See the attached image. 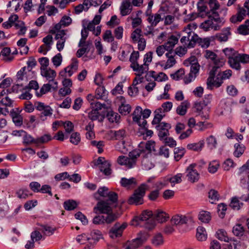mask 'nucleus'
<instances>
[{"mask_svg":"<svg viewBox=\"0 0 249 249\" xmlns=\"http://www.w3.org/2000/svg\"><path fill=\"white\" fill-rule=\"evenodd\" d=\"M140 56V53L139 51H133L131 53L129 61L131 64L130 67L133 71H135V74L137 76H141L145 72L148 70V65L143 63L142 65H139L138 62V59Z\"/></svg>","mask_w":249,"mask_h":249,"instance_id":"nucleus-8","label":"nucleus"},{"mask_svg":"<svg viewBox=\"0 0 249 249\" xmlns=\"http://www.w3.org/2000/svg\"><path fill=\"white\" fill-rule=\"evenodd\" d=\"M197 44L201 48H207L210 45V43L212 40V37L201 38L198 36Z\"/></svg>","mask_w":249,"mask_h":249,"instance_id":"nucleus-42","label":"nucleus"},{"mask_svg":"<svg viewBox=\"0 0 249 249\" xmlns=\"http://www.w3.org/2000/svg\"><path fill=\"white\" fill-rule=\"evenodd\" d=\"M208 4L210 7L208 10L209 19L202 22L200 28L205 32L209 31L211 29L214 31L219 30L222 20L217 10L220 9V5L217 0H209Z\"/></svg>","mask_w":249,"mask_h":249,"instance_id":"nucleus-2","label":"nucleus"},{"mask_svg":"<svg viewBox=\"0 0 249 249\" xmlns=\"http://www.w3.org/2000/svg\"><path fill=\"white\" fill-rule=\"evenodd\" d=\"M94 104V108L88 113V118L92 121H98L101 123L106 117V110H107V106L99 102H96Z\"/></svg>","mask_w":249,"mask_h":249,"instance_id":"nucleus-7","label":"nucleus"},{"mask_svg":"<svg viewBox=\"0 0 249 249\" xmlns=\"http://www.w3.org/2000/svg\"><path fill=\"white\" fill-rule=\"evenodd\" d=\"M147 17V20L150 24L151 27H154L157 26L159 22L161 20V17L160 14L156 13L154 15L151 13H148V11L146 13Z\"/></svg>","mask_w":249,"mask_h":249,"instance_id":"nucleus-25","label":"nucleus"},{"mask_svg":"<svg viewBox=\"0 0 249 249\" xmlns=\"http://www.w3.org/2000/svg\"><path fill=\"white\" fill-rule=\"evenodd\" d=\"M161 109H157L155 110L154 117L152 121V124L155 126V128L158 131V136L160 138H166L169 135V129L171 128V124L166 122H161V120L165 116V114H161Z\"/></svg>","mask_w":249,"mask_h":249,"instance_id":"nucleus-6","label":"nucleus"},{"mask_svg":"<svg viewBox=\"0 0 249 249\" xmlns=\"http://www.w3.org/2000/svg\"><path fill=\"white\" fill-rule=\"evenodd\" d=\"M187 125L189 127V128L179 135V138L180 140H184L186 139L192 134L193 132L192 128H194L196 125H197L195 119L194 117L190 118L187 121Z\"/></svg>","mask_w":249,"mask_h":249,"instance_id":"nucleus-20","label":"nucleus"},{"mask_svg":"<svg viewBox=\"0 0 249 249\" xmlns=\"http://www.w3.org/2000/svg\"><path fill=\"white\" fill-rule=\"evenodd\" d=\"M208 9L207 6L202 1L197 3V12L199 17L204 18L207 17L209 19Z\"/></svg>","mask_w":249,"mask_h":249,"instance_id":"nucleus-29","label":"nucleus"},{"mask_svg":"<svg viewBox=\"0 0 249 249\" xmlns=\"http://www.w3.org/2000/svg\"><path fill=\"white\" fill-rule=\"evenodd\" d=\"M90 45L92 46V43L88 41L86 44H84L82 46H79L80 48L77 50L76 53V56L79 58L82 57L85 53H88L89 51V47Z\"/></svg>","mask_w":249,"mask_h":249,"instance_id":"nucleus-36","label":"nucleus"},{"mask_svg":"<svg viewBox=\"0 0 249 249\" xmlns=\"http://www.w3.org/2000/svg\"><path fill=\"white\" fill-rule=\"evenodd\" d=\"M165 56L167 59L164 65V68L165 69L170 68L176 64L177 61L175 57L176 55L173 53V51L167 52L165 54Z\"/></svg>","mask_w":249,"mask_h":249,"instance_id":"nucleus-28","label":"nucleus"},{"mask_svg":"<svg viewBox=\"0 0 249 249\" xmlns=\"http://www.w3.org/2000/svg\"><path fill=\"white\" fill-rule=\"evenodd\" d=\"M10 115L16 125L20 126L23 124V117L19 112H17L14 109H12L10 111Z\"/></svg>","mask_w":249,"mask_h":249,"instance_id":"nucleus-31","label":"nucleus"},{"mask_svg":"<svg viewBox=\"0 0 249 249\" xmlns=\"http://www.w3.org/2000/svg\"><path fill=\"white\" fill-rule=\"evenodd\" d=\"M188 219L187 216L185 215H179L176 214L174 215L171 219V223L175 225H181L187 223Z\"/></svg>","mask_w":249,"mask_h":249,"instance_id":"nucleus-30","label":"nucleus"},{"mask_svg":"<svg viewBox=\"0 0 249 249\" xmlns=\"http://www.w3.org/2000/svg\"><path fill=\"white\" fill-rule=\"evenodd\" d=\"M121 184L123 187L129 189L131 187H134L137 184V181L136 179L134 178H132L130 179L123 178L121 179Z\"/></svg>","mask_w":249,"mask_h":249,"instance_id":"nucleus-34","label":"nucleus"},{"mask_svg":"<svg viewBox=\"0 0 249 249\" xmlns=\"http://www.w3.org/2000/svg\"><path fill=\"white\" fill-rule=\"evenodd\" d=\"M180 37L179 34L174 35L170 33L167 39V41L164 43L169 51H174L173 49L175 46L178 43V39Z\"/></svg>","mask_w":249,"mask_h":249,"instance_id":"nucleus-18","label":"nucleus"},{"mask_svg":"<svg viewBox=\"0 0 249 249\" xmlns=\"http://www.w3.org/2000/svg\"><path fill=\"white\" fill-rule=\"evenodd\" d=\"M237 32L244 36L249 35V19L246 20L244 24L239 26L237 28Z\"/></svg>","mask_w":249,"mask_h":249,"instance_id":"nucleus-37","label":"nucleus"},{"mask_svg":"<svg viewBox=\"0 0 249 249\" xmlns=\"http://www.w3.org/2000/svg\"><path fill=\"white\" fill-rule=\"evenodd\" d=\"M97 162L98 164H101L100 171L105 175L109 176L111 174V165L107 160H105L104 157H99Z\"/></svg>","mask_w":249,"mask_h":249,"instance_id":"nucleus-19","label":"nucleus"},{"mask_svg":"<svg viewBox=\"0 0 249 249\" xmlns=\"http://www.w3.org/2000/svg\"><path fill=\"white\" fill-rule=\"evenodd\" d=\"M106 117L110 123L119 124L121 120V116L114 111L112 108L107 107V110H106Z\"/></svg>","mask_w":249,"mask_h":249,"instance_id":"nucleus-21","label":"nucleus"},{"mask_svg":"<svg viewBox=\"0 0 249 249\" xmlns=\"http://www.w3.org/2000/svg\"><path fill=\"white\" fill-rule=\"evenodd\" d=\"M219 195L218 192L214 189L211 190L209 192V197L211 199L212 203H215L219 199Z\"/></svg>","mask_w":249,"mask_h":249,"instance_id":"nucleus-61","label":"nucleus"},{"mask_svg":"<svg viewBox=\"0 0 249 249\" xmlns=\"http://www.w3.org/2000/svg\"><path fill=\"white\" fill-rule=\"evenodd\" d=\"M145 240L142 237H137L131 240H127L123 244V247H126L129 249H137L142 247Z\"/></svg>","mask_w":249,"mask_h":249,"instance_id":"nucleus-17","label":"nucleus"},{"mask_svg":"<svg viewBox=\"0 0 249 249\" xmlns=\"http://www.w3.org/2000/svg\"><path fill=\"white\" fill-rule=\"evenodd\" d=\"M197 63H198V62L197 57L195 55H192L189 57L187 59L185 60L184 61L183 64L186 66H190L191 67L192 65H194Z\"/></svg>","mask_w":249,"mask_h":249,"instance_id":"nucleus-59","label":"nucleus"},{"mask_svg":"<svg viewBox=\"0 0 249 249\" xmlns=\"http://www.w3.org/2000/svg\"><path fill=\"white\" fill-rule=\"evenodd\" d=\"M223 52L228 58V64L233 70L240 71L242 68L241 63L249 64V54L240 53L233 49L228 48L224 49Z\"/></svg>","mask_w":249,"mask_h":249,"instance_id":"nucleus-3","label":"nucleus"},{"mask_svg":"<svg viewBox=\"0 0 249 249\" xmlns=\"http://www.w3.org/2000/svg\"><path fill=\"white\" fill-rule=\"evenodd\" d=\"M52 87L51 84H44L41 88L39 92H36V95L38 97H41L43 95L47 93L51 90Z\"/></svg>","mask_w":249,"mask_h":249,"instance_id":"nucleus-47","label":"nucleus"},{"mask_svg":"<svg viewBox=\"0 0 249 249\" xmlns=\"http://www.w3.org/2000/svg\"><path fill=\"white\" fill-rule=\"evenodd\" d=\"M41 74L49 81H53L56 76L55 71L48 68L41 70Z\"/></svg>","mask_w":249,"mask_h":249,"instance_id":"nucleus-32","label":"nucleus"},{"mask_svg":"<svg viewBox=\"0 0 249 249\" xmlns=\"http://www.w3.org/2000/svg\"><path fill=\"white\" fill-rule=\"evenodd\" d=\"M229 148L231 150H233L234 155L237 157H240L244 153L245 147L244 146H241L238 143L231 142L229 145Z\"/></svg>","mask_w":249,"mask_h":249,"instance_id":"nucleus-23","label":"nucleus"},{"mask_svg":"<svg viewBox=\"0 0 249 249\" xmlns=\"http://www.w3.org/2000/svg\"><path fill=\"white\" fill-rule=\"evenodd\" d=\"M139 154L137 150L130 152L128 157L120 156L117 159V163L121 165H125L128 168H131L136 165Z\"/></svg>","mask_w":249,"mask_h":249,"instance_id":"nucleus-11","label":"nucleus"},{"mask_svg":"<svg viewBox=\"0 0 249 249\" xmlns=\"http://www.w3.org/2000/svg\"><path fill=\"white\" fill-rule=\"evenodd\" d=\"M230 35V32L228 31L226 33H221L216 34L215 36H212V40L215 39L218 40L220 42L226 41L228 39V36Z\"/></svg>","mask_w":249,"mask_h":249,"instance_id":"nucleus-45","label":"nucleus"},{"mask_svg":"<svg viewBox=\"0 0 249 249\" xmlns=\"http://www.w3.org/2000/svg\"><path fill=\"white\" fill-rule=\"evenodd\" d=\"M146 190V185L145 184H141L137 189L135 190L133 195L128 199V204L135 205L143 204V197L145 194Z\"/></svg>","mask_w":249,"mask_h":249,"instance_id":"nucleus-10","label":"nucleus"},{"mask_svg":"<svg viewBox=\"0 0 249 249\" xmlns=\"http://www.w3.org/2000/svg\"><path fill=\"white\" fill-rule=\"evenodd\" d=\"M127 225L126 222H124L122 224L118 222L115 223L108 231L109 237L113 239L121 237Z\"/></svg>","mask_w":249,"mask_h":249,"instance_id":"nucleus-13","label":"nucleus"},{"mask_svg":"<svg viewBox=\"0 0 249 249\" xmlns=\"http://www.w3.org/2000/svg\"><path fill=\"white\" fill-rule=\"evenodd\" d=\"M169 218V214L162 211H159L156 215V219L160 223L167 221Z\"/></svg>","mask_w":249,"mask_h":249,"instance_id":"nucleus-48","label":"nucleus"},{"mask_svg":"<svg viewBox=\"0 0 249 249\" xmlns=\"http://www.w3.org/2000/svg\"><path fill=\"white\" fill-rule=\"evenodd\" d=\"M211 219V213L209 212L203 210L200 211L198 214V219L203 223H209Z\"/></svg>","mask_w":249,"mask_h":249,"instance_id":"nucleus-35","label":"nucleus"},{"mask_svg":"<svg viewBox=\"0 0 249 249\" xmlns=\"http://www.w3.org/2000/svg\"><path fill=\"white\" fill-rule=\"evenodd\" d=\"M155 145L156 142L153 141H148L146 142H140L138 146L139 149L137 150L139 154V157L141 154H144L143 157H145V155L150 154L152 151L156 152Z\"/></svg>","mask_w":249,"mask_h":249,"instance_id":"nucleus-15","label":"nucleus"},{"mask_svg":"<svg viewBox=\"0 0 249 249\" xmlns=\"http://www.w3.org/2000/svg\"><path fill=\"white\" fill-rule=\"evenodd\" d=\"M107 215L105 216H104V224H110L114 222L117 218V215L113 213V210L111 212L106 213Z\"/></svg>","mask_w":249,"mask_h":249,"instance_id":"nucleus-43","label":"nucleus"},{"mask_svg":"<svg viewBox=\"0 0 249 249\" xmlns=\"http://www.w3.org/2000/svg\"><path fill=\"white\" fill-rule=\"evenodd\" d=\"M155 155H159L164 158H168L169 155V149L166 145H162L160 147L159 151L157 153L155 152Z\"/></svg>","mask_w":249,"mask_h":249,"instance_id":"nucleus-46","label":"nucleus"},{"mask_svg":"<svg viewBox=\"0 0 249 249\" xmlns=\"http://www.w3.org/2000/svg\"><path fill=\"white\" fill-rule=\"evenodd\" d=\"M243 205V203L240 202L238 197L235 196L232 197L229 206L233 210L238 211Z\"/></svg>","mask_w":249,"mask_h":249,"instance_id":"nucleus-40","label":"nucleus"},{"mask_svg":"<svg viewBox=\"0 0 249 249\" xmlns=\"http://www.w3.org/2000/svg\"><path fill=\"white\" fill-rule=\"evenodd\" d=\"M204 56L207 59L210 60L213 64L209 73L206 82L208 89L212 90L221 87L224 80L229 79L232 75V71L228 69L224 71H220L217 73L218 69L225 64V59L219 57L214 52L209 50L205 51Z\"/></svg>","mask_w":249,"mask_h":249,"instance_id":"nucleus-1","label":"nucleus"},{"mask_svg":"<svg viewBox=\"0 0 249 249\" xmlns=\"http://www.w3.org/2000/svg\"><path fill=\"white\" fill-rule=\"evenodd\" d=\"M1 53L2 55L6 57V60L7 61H11L14 58L13 56L10 55L11 49L9 47L3 48L1 51Z\"/></svg>","mask_w":249,"mask_h":249,"instance_id":"nucleus-62","label":"nucleus"},{"mask_svg":"<svg viewBox=\"0 0 249 249\" xmlns=\"http://www.w3.org/2000/svg\"><path fill=\"white\" fill-rule=\"evenodd\" d=\"M237 0H228L227 6L230 7L233 5L236 13L230 18V21L233 24L241 22L247 16H249V0H246L243 5L235 3Z\"/></svg>","mask_w":249,"mask_h":249,"instance_id":"nucleus-4","label":"nucleus"},{"mask_svg":"<svg viewBox=\"0 0 249 249\" xmlns=\"http://www.w3.org/2000/svg\"><path fill=\"white\" fill-rule=\"evenodd\" d=\"M141 33L142 30L139 28H137L132 32L131 35V37L133 42H136L140 38L143 37Z\"/></svg>","mask_w":249,"mask_h":249,"instance_id":"nucleus-51","label":"nucleus"},{"mask_svg":"<svg viewBox=\"0 0 249 249\" xmlns=\"http://www.w3.org/2000/svg\"><path fill=\"white\" fill-rule=\"evenodd\" d=\"M132 10V6L130 0H124L123 1L120 7L121 14L124 16L129 14Z\"/></svg>","mask_w":249,"mask_h":249,"instance_id":"nucleus-27","label":"nucleus"},{"mask_svg":"<svg viewBox=\"0 0 249 249\" xmlns=\"http://www.w3.org/2000/svg\"><path fill=\"white\" fill-rule=\"evenodd\" d=\"M216 237L220 241L224 242H229L231 241V239L230 238L227 231L224 229L218 230L215 234Z\"/></svg>","mask_w":249,"mask_h":249,"instance_id":"nucleus-33","label":"nucleus"},{"mask_svg":"<svg viewBox=\"0 0 249 249\" xmlns=\"http://www.w3.org/2000/svg\"><path fill=\"white\" fill-rule=\"evenodd\" d=\"M120 24V19L117 18V16L113 15L111 17L109 21L107 22V25L110 28H113Z\"/></svg>","mask_w":249,"mask_h":249,"instance_id":"nucleus-56","label":"nucleus"},{"mask_svg":"<svg viewBox=\"0 0 249 249\" xmlns=\"http://www.w3.org/2000/svg\"><path fill=\"white\" fill-rule=\"evenodd\" d=\"M14 101L12 100L8 96H6L4 97H0V102L5 107H10L12 106Z\"/></svg>","mask_w":249,"mask_h":249,"instance_id":"nucleus-60","label":"nucleus"},{"mask_svg":"<svg viewBox=\"0 0 249 249\" xmlns=\"http://www.w3.org/2000/svg\"><path fill=\"white\" fill-rule=\"evenodd\" d=\"M70 142L74 144L77 145L81 141L80 135L78 132H72L70 136Z\"/></svg>","mask_w":249,"mask_h":249,"instance_id":"nucleus-50","label":"nucleus"},{"mask_svg":"<svg viewBox=\"0 0 249 249\" xmlns=\"http://www.w3.org/2000/svg\"><path fill=\"white\" fill-rule=\"evenodd\" d=\"M190 107V104L188 100H185L182 102L177 107V114L181 116H184L186 114L187 110Z\"/></svg>","mask_w":249,"mask_h":249,"instance_id":"nucleus-26","label":"nucleus"},{"mask_svg":"<svg viewBox=\"0 0 249 249\" xmlns=\"http://www.w3.org/2000/svg\"><path fill=\"white\" fill-rule=\"evenodd\" d=\"M39 88V85L38 82L36 80H31L30 81L28 85L23 88V90H30L31 89H34L36 90Z\"/></svg>","mask_w":249,"mask_h":249,"instance_id":"nucleus-53","label":"nucleus"},{"mask_svg":"<svg viewBox=\"0 0 249 249\" xmlns=\"http://www.w3.org/2000/svg\"><path fill=\"white\" fill-rule=\"evenodd\" d=\"M204 145V141H200L197 142L188 144L187 145V148L188 150L194 151H200L202 150Z\"/></svg>","mask_w":249,"mask_h":249,"instance_id":"nucleus-38","label":"nucleus"},{"mask_svg":"<svg viewBox=\"0 0 249 249\" xmlns=\"http://www.w3.org/2000/svg\"><path fill=\"white\" fill-rule=\"evenodd\" d=\"M196 237L199 241H201L207 239V232L204 227L199 226L197 228Z\"/></svg>","mask_w":249,"mask_h":249,"instance_id":"nucleus-39","label":"nucleus"},{"mask_svg":"<svg viewBox=\"0 0 249 249\" xmlns=\"http://www.w3.org/2000/svg\"><path fill=\"white\" fill-rule=\"evenodd\" d=\"M200 68V66L198 63L191 67L190 71L188 75L185 76L183 78L185 84H187L190 83L192 81L193 77H196V74L199 72Z\"/></svg>","mask_w":249,"mask_h":249,"instance_id":"nucleus-22","label":"nucleus"},{"mask_svg":"<svg viewBox=\"0 0 249 249\" xmlns=\"http://www.w3.org/2000/svg\"><path fill=\"white\" fill-rule=\"evenodd\" d=\"M151 113V111L150 109L142 110L141 107L138 106L136 107L132 114L133 121L145 130V133H143V138L144 140L146 139V137L151 136L153 133L152 130H148L145 127L147 124V121L145 119L149 117Z\"/></svg>","mask_w":249,"mask_h":249,"instance_id":"nucleus-5","label":"nucleus"},{"mask_svg":"<svg viewBox=\"0 0 249 249\" xmlns=\"http://www.w3.org/2000/svg\"><path fill=\"white\" fill-rule=\"evenodd\" d=\"M52 140L51 136L49 134H45L40 137L34 139L31 136L26 134L24 137L23 143L25 145L35 144L37 148L41 147V145L47 143Z\"/></svg>","mask_w":249,"mask_h":249,"instance_id":"nucleus-12","label":"nucleus"},{"mask_svg":"<svg viewBox=\"0 0 249 249\" xmlns=\"http://www.w3.org/2000/svg\"><path fill=\"white\" fill-rule=\"evenodd\" d=\"M124 29L122 26H118L114 29V36L117 39H120L123 37Z\"/></svg>","mask_w":249,"mask_h":249,"instance_id":"nucleus-64","label":"nucleus"},{"mask_svg":"<svg viewBox=\"0 0 249 249\" xmlns=\"http://www.w3.org/2000/svg\"><path fill=\"white\" fill-rule=\"evenodd\" d=\"M64 207L65 210L68 211H72L77 207L78 203L75 200L69 199L64 202Z\"/></svg>","mask_w":249,"mask_h":249,"instance_id":"nucleus-44","label":"nucleus"},{"mask_svg":"<svg viewBox=\"0 0 249 249\" xmlns=\"http://www.w3.org/2000/svg\"><path fill=\"white\" fill-rule=\"evenodd\" d=\"M234 235L239 238L246 236L249 231L245 230V227L241 224H236L232 229Z\"/></svg>","mask_w":249,"mask_h":249,"instance_id":"nucleus-24","label":"nucleus"},{"mask_svg":"<svg viewBox=\"0 0 249 249\" xmlns=\"http://www.w3.org/2000/svg\"><path fill=\"white\" fill-rule=\"evenodd\" d=\"M131 107L129 104L120 105L118 108L119 113L124 116L128 114L131 112Z\"/></svg>","mask_w":249,"mask_h":249,"instance_id":"nucleus-49","label":"nucleus"},{"mask_svg":"<svg viewBox=\"0 0 249 249\" xmlns=\"http://www.w3.org/2000/svg\"><path fill=\"white\" fill-rule=\"evenodd\" d=\"M63 126L65 128V132L70 134L72 132L74 129V125L70 121L63 122Z\"/></svg>","mask_w":249,"mask_h":249,"instance_id":"nucleus-57","label":"nucleus"},{"mask_svg":"<svg viewBox=\"0 0 249 249\" xmlns=\"http://www.w3.org/2000/svg\"><path fill=\"white\" fill-rule=\"evenodd\" d=\"M172 107L173 104L172 102H166L162 104L161 107H159L158 109H161L160 113L161 114H164V113L170 111Z\"/></svg>","mask_w":249,"mask_h":249,"instance_id":"nucleus-54","label":"nucleus"},{"mask_svg":"<svg viewBox=\"0 0 249 249\" xmlns=\"http://www.w3.org/2000/svg\"><path fill=\"white\" fill-rule=\"evenodd\" d=\"M183 174L181 173H178L177 175L171 177L169 178L168 180L171 183L177 184L180 183L182 181V177Z\"/></svg>","mask_w":249,"mask_h":249,"instance_id":"nucleus-63","label":"nucleus"},{"mask_svg":"<svg viewBox=\"0 0 249 249\" xmlns=\"http://www.w3.org/2000/svg\"><path fill=\"white\" fill-rule=\"evenodd\" d=\"M185 74V71L183 68H180L177 71L174 73L171 74V77L175 80H178L182 78Z\"/></svg>","mask_w":249,"mask_h":249,"instance_id":"nucleus-55","label":"nucleus"},{"mask_svg":"<svg viewBox=\"0 0 249 249\" xmlns=\"http://www.w3.org/2000/svg\"><path fill=\"white\" fill-rule=\"evenodd\" d=\"M94 197L97 200H108L112 202H118V195L113 191H109L106 187L100 188L94 195Z\"/></svg>","mask_w":249,"mask_h":249,"instance_id":"nucleus-9","label":"nucleus"},{"mask_svg":"<svg viewBox=\"0 0 249 249\" xmlns=\"http://www.w3.org/2000/svg\"><path fill=\"white\" fill-rule=\"evenodd\" d=\"M187 46H178L175 50L174 54L178 55L179 56H182L185 55L187 52Z\"/></svg>","mask_w":249,"mask_h":249,"instance_id":"nucleus-52","label":"nucleus"},{"mask_svg":"<svg viewBox=\"0 0 249 249\" xmlns=\"http://www.w3.org/2000/svg\"><path fill=\"white\" fill-rule=\"evenodd\" d=\"M117 203V202H112L108 200H100L97 202L96 206L93 209V211L95 213H106L111 212L113 210L111 206Z\"/></svg>","mask_w":249,"mask_h":249,"instance_id":"nucleus-14","label":"nucleus"},{"mask_svg":"<svg viewBox=\"0 0 249 249\" xmlns=\"http://www.w3.org/2000/svg\"><path fill=\"white\" fill-rule=\"evenodd\" d=\"M126 136V131L124 129H119L113 132V136L111 137V140H123Z\"/></svg>","mask_w":249,"mask_h":249,"instance_id":"nucleus-41","label":"nucleus"},{"mask_svg":"<svg viewBox=\"0 0 249 249\" xmlns=\"http://www.w3.org/2000/svg\"><path fill=\"white\" fill-rule=\"evenodd\" d=\"M197 164L195 163L191 164L186 168L187 175L188 180L194 183L197 181L199 178V174L196 169Z\"/></svg>","mask_w":249,"mask_h":249,"instance_id":"nucleus-16","label":"nucleus"},{"mask_svg":"<svg viewBox=\"0 0 249 249\" xmlns=\"http://www.w3.org/2000/svg\"><path fill=\"white\" fill-rule=\"evenodd\" d=\"M103 38L108 42H112L114 40V36H112L111 31L109 30H106L103 35Z\"/></svg>","mask_w":249,"mask_h":249,"instance_id":"nucleus-58","label":"nucleus"}]
</instances>
